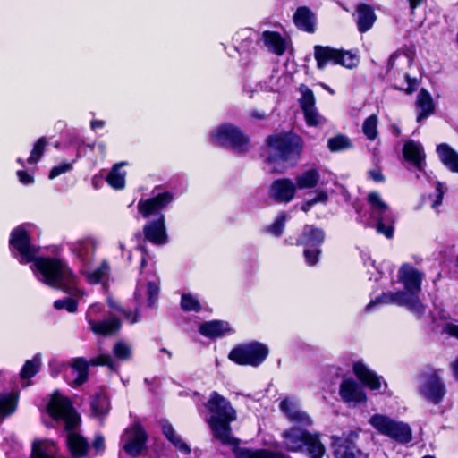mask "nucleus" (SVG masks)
<instances>
[{
  "label": "nucleus",
  "instance_id": "nucleus-6",
  "mask_svg": "<svg viewBox=\"0 0 458 458\" xmlns=\"http://www.w3.org/2000/svg\"><path fill=\"white\" fill-rule=\"evenodd\" d=\"M206 407L210 412L208 423L215 438L222 444L235 445L238 440L232 434L230 423L236 420L237 412L231 403L214 391L206 403Z\"/></svg>",
  "mask_w": 458,
  "mask_h": 458
},
{
  "label": "nucleus",
  "instance_id": "nucleus-62",
  "mask_svg": "<svg viewBox=\"0 0 458 458\" xmlns=\"http://www.w3.org/2000/svg\"><path fill=\"white\" fill-rule=\"evenodd\" d=\"M250 116L252 118V119H255V120H263L267 117V114L265 112H260V111H258V110H252L250 112Z\"/></svg>",
  "mask_w": 458,
  "mask_h": 458
},
{
  "label": "nucleus",
  "instance_id": "nucleus-15",
  "mask_svg": "<svg viewBox=\"0 0 458 458\" xmlns=\"http://www.w3.org/2000/svg\"><path fill=\"white\" fill-rule=\"evenodd\" d=\"M325 240L323 230L310 225L303 227L301 234L297 239V244L305 247L304 257L310 266L318 263L320 255L319 247Z\"/></svg>",
  "mask_w": 458,
  "mask_h": 458
},
{
  "label": "nucleus",
  "instance_id": "nucleus-60",
  "mask_svg": "<svg viewBox=\"0 0 458 458\" xmlns=\"http://www.w3.org/2000/svg\"><path fill=\"white\" fill-rule=\"evenodd\" d=\"M437 199H436V200H434V202H433V204H432V207H433L434 208H437V206H439V205L441 204L442 199H443V194H444V192H443V191L441 190V184H440L439 182L437 183Z\"/></svg>",
  "mask_w": 458,
  "mask_h": 458
},
{
  "label": "nucleus",
  "instance_id": "nucleus-17",
  "mask_svg": "<svg viewBox=\"0 0 458 458\" xmlns=\"http://www.w3.org/2000/svg\"><path fill=\"white\" fill-rule=\"evenodd\" d=\"M235 50L241 55L240 62L242 65L250 64L255 55L256 32L251 29H242L233 38Z\"/></svg>",
  "mask_w": 458,
  "mask_h": 458
},
{
  "label": "nucleus",
  "instance_id": "nucleus-28",
  "mask_svg": "<svg viewBox=\"0 0 458 458\" xmlns=\"http://www.w3.org/2000/svg\"><path fill=\"white\" fill-rule=\"evenodd\" d=\"M72 252L86 265L92 259L95 251V242L92 239L78 240L70 245Z\"/></svg>",
  "mask_w": 458,
  "mask_h": 458
},
{
  "label": "nucleus",
  "instance_id": "nucleus-1",
  "mask_svg": "<svg viewBox=\"0 0 458 458\" xmlns=\"http://www.w3.org/2000/svg\"><path fill=\"white\" fill-rule=\"evenodd\" d=\"M27 225H21L11 232L10 250L21 264L33 263L30 268L36 277L44 284L60 289L72 296H83L75 287V276L67 265L55 258H38L39 247L30 241Z\"/></svg>",
  "mask_w": 458,
  "mask_h": 458
},
{
  "label": "nucleus",
  "instance_id": "nucleus-59",
  "mask_svg": "<svg viewBox=\"0 0 458 458\" xmlns=\"http://www.w3.org/2000/svg\"><path fill=\"white\" fill-rule=\"evenodd\" d=\"M369 177L376 182H384L385 178L380 170H370L369 172Z\"/></svg>",
  "mask_w": 458,
  "mask_h": 458
},
{
  "label": "nucleus",
  "instance_id": "nucleus-50",
  "mask_svg": "<svg viewBox=\"0 0 458 458\" xmlns=\"http://www.w3.org/2000/svg\"><path fill=\"white\" fill-rule=\"evenodd\" d=\"M47 141L45 137L39 138L34 144L30 155L27 160L29 164L38 163L45 152Z\"/></svg>",
  "mask_w": 458,
  "mask_h": 458
},
{
  "label": "nucleus",
  "instance_id": "nucleus-34",
  "mask_svg": "<svg viewBox=\"0 0 458 458\" xmlns=\"http://www.w3.org/2000/svg\"><path fill=\"white\" fill-rule=\"evenodd\" d=\"M416 106L419 110L417 122H421L434 113L435 107L433 99L427 90L421 89L419 92L416 99Z\"/></svg>",
  "mask_w": 458,
  "mask_h": 458
},
{
  "label": "nucleus",
  "instance_id": "nucleus-18",
  "mask_svg": "<svg viewBox=\"0 0 458 458\" xmlns=\"http://www.w3.org/2000/svg\"><path fill=\"white\" fill-rule=\"evenodd\" d=\"M419 393L428 402L433 404L440 403L445 394L446 389L440 377L436 373L426 376L420 383Z\"/></svg>",
  "mask_w": 458,
  "mask_h": 458
},
{
  "label": "nucleus",
  "instance_id": "nucleus-31",
  "mask_svg": "<svg viewBox=\"0 0 458 458\" xmlns=\"http://www.w3.org/2000/svg\"><path fill=\"white\" fill-rule=\"evenodd\" d=\"M231 331L227 322L222 320H212L205 322L199 327V333L209 338H217Z\"/></svg>",
  "mask_w": 458,
  "mask_h": 458
},
{
  "label": "nucleus",
  "instance_id": "nucleus-48",
  "mask_svg": "<svg viewBox=\"0 0 458 458\" xmlns=\"http://www.w3.org/2000/svg\"><path fill=\"white\" fill-rule=\"evenodd\" d=\"M362 131L369 140H374L377 137V116L376 114H371L365 119Z\"/></svg>",
  "mask_w": 458,
  "mask_h": 458
},
{
  "label": "nucleus",
  "instance_id": "nucleus-49",
  "mask_svg": "<svg viewBox=\"0 0 458 458\" xmlns=\"http://www.w3.org/2000/svg\"><path fill=\"white\" fill-rule=\"evenodd\" d=\"M113 352L118 360H128L131 357L132 349L130 344L123 340H120L114 345Z\"/></svg>",
  "mask_w": 458,
  "mask_h": 458
},
{
  "label": "nucleus",
  "instance_id": "nucleus-51",
  "mask_svg": "<svg viewBox=\"0 0 458 458\" xmlns=\"http://www.w3.org/2000/svg\"><path fill=\"white\" fill-rule=\"evenodd\" d=\"M286 220L287 214L285 212L279 213L275 221L267 227V232L276 237L282 235Z\"/></svg>",
  "mask_w": 458,
  "mask_h": 458
},
{
  "label": "nucleus",
  "instance_id": "nucleus-11",
  "mask_svg": "<svg viewBox=\"0 0 458 458\" xmlns=\"http://www.w3.org/2000/svg\"><path fill=\"white\" fill-rule=\"evenodd\" d=\"M314 58L317 62V67L320 70L324 69L328 64H339L352 69L356 67L359 63L358 56L350 51L320 45L314 47Z\"/></svg>",
  "mask_w": 458,
  "mask_h": 458
},
{
  "label": "nucleus",
  "instance_id": "nucleus-13",
  "mask_svg": "<svg viewBox=\"0 0 458 458\" xmlns=\"http://www.w3.org/2000/svg\"><path fill=\"white\" fill-rule=\"evenodd\" d=\"M369 422L378 433L398 442L408 443L411 440V430L407 424L382 414H374Z\"/></svg>",
  "mask_w": 458,
  "mask_h": 458
},
{
  "label": "nucleus",
  "instance_id": "nucleus-26",
  "mask_svg": "<svg viewBox=\"0 0 458 458\" xmlns=\"http://www.w3.org/2000/svg\"><path fill=\"white\" fill-rule=\"evenodd\" d=\"M260 40L268 51L276 55H283L287 47V39L276 31H263Z\"/></svg>",
  "mask_w": 458,
  "mask_h": 458
},
{
  "label": "nucleus",
  "instance_id": "nucleus-30",
  "mask_svg": "<svg viewBox=\"0 0 458 458\" xmlns=\"http://www.w3.org/2000/svg\"><path fill=\"white\" fill-rule=\"evenodd\" d=\"M356 22L360 33L367 32L371 29L375 21L376 14L374 10L369 4H361L357 6Z\"/></svg>",
  "mask_w": 458,
  "mask_h": 458
},
{
  "label": "nucleus",
  "instance_id": "nucleus-63",
  "mask_svg": "<svg viewBox=\"0 0 458 458\" xmlns=\"http://www.w3.org/2000/svg\"><path fill=\"white\" fill-rule=\"evenodd\" d=\"M106 123L103 120H92L90 122V128L91 130H96L99 128H103L105 126Z\"/></svg>",
  "mask_w": 458,
  "mask_h": 458
},
{
  "label": "nucleus",
  "instance_id": "nucleus-53",
  "mask_svg": "<svg viewBox=\"0 0 458 458\" xmlns=\"http://www.w3.org/2000/svg\"><path fill=\"white\" fill-rule=\"evenodd\" d=\"M54 307L56 310H66L69 312H75L78 308V302L73 298H64L57 300L54 302Z\"/></svg>",
  "mask_w": 458,
  "mask_h": 458
},
{
  "label": "nucleus",
  "instance_id": "nucleus-20",
  "mask_svg": "<svg viewBox=\"0 0 458 458\" xmlns=\"http://www.w3.org/2000/svg\"><path fill=\"white\" fill-rule=\"evenodd\" d=\"M123 450L130 455H138L145 447L147 434L142 427L135 423L131 428L126 429L122 437Z\"/></svg>",
  "mask_w": 458,
  "mask_h": 458
},
{
  "label": "nucleus",
  "instance_id": "nucleus-25",
  "mask_svg": "<svg viewBox=\"0 0 458 458\" xmlns=\"http://www.w3.org/2000/svg\"><path fill=\"white\" fill-rule=\"evenodd\" d=\"M310 435L311 433L296 427H293L283 433L285 446L292 452L302 449L305 444H307L308 438Z\"/></svg>",
  "mask_w": 458,
  "mask_h": 458
},
{
  "label": "nucleus",
  "instance_id": "nucleus-2",
  "mask_svg": "<svg viewBox=\"0 0 458 458\" xmlns=\"http://www.w3.org/2000/svg\"><path fill=\"white\" fill-rule=\"evenodd\" d=\"M398 277L405 291L382 293L366 306V311H371L378 304H395L405 306L419 316L424 313L425 307L419 299L424 274L411 265L403 264L398 271Z\"/></svg>",
  "mask_w": 458,
  "mask_h": 458
},
{
  "label": "nucleus",
  "instance_id": "nucleus-45",
  "mask_svg": "<svg viewBox=\"0 0 458 458\" xmlns=\"http://www.w3.org/2000/svg\"><path fill=\"white\" fill-rule=\"evenodd\" d=\"M109 271V265L106 261H103L99 267L92 271H85L82 273L86 277V280L89 284H98L101 279L107 275Z\"/></svg>",
  "mask_w": 458,
  "mask_h": 458
},
{
  "label": "nucleus",
  "instance_id": "nucleus-46",
  "mask_svg": "<svg viewBox=\"0 0 458 458\" xmlns=\"http://www.w3.org/2000/svg\"><path fill=\"white\" fill-rule=\"evenodd\" d=\"M299 91L301 93L299 104L302 111L316 106L315 96L308 86L301 84L299 88Z\"/></svg>",
  "mask_w": 458,
  "mask_h": 458
},
{
  "label": "nucleus",
  "instance_id": "nucleus-16",
  "mask_svg": "<svg viewBox=\"0 0 458 458\" xmlns=\"http://www.w3.org/2000/svg\"><path fill=\"white\" fill-rule=\"evenodd\" d=\"M104 311V305L101 303L91 304L87 312L86 319L90 326L91 331L95 335H112L116 334L121 328V320L113 313H109L106 319L97 320L98 315Z\"/></svg>",
  "mask_w": 458,
  "mask_h": 458
},
{
  "label": "nucleus",
  "instance_id": "nucleus-8",
  "mask_svg": "<svg viewBox=\"0 0 458 458\" xmlns=\"http://www.w3.org/2000/svg\"><path fill=\"white\" fill-rule=\"evenodd\" d=\"M412 64L413 57L405 52L396 51L389 57L386 73L394 89L404 90L408 94L416 89L417 81L409 74Z\"/></svg>",
  "mask_w": 458,
  "mask_h": 458
},
{
  "label": "nucleus",
  "instance_id": "nucleus-47",
  "mask_svg": "<svg viewBox=\"0 0 458 458\" xmlns=\"http://www.w3.org/2000/svg\"><path fill=\"white\" fill-rule=\"evenodd\" d=\"M181 308L184 311L199 312L201 310V304L195 295L191 293H182L181 298Z\"/></svg>",
  "mask_w": 458,
  "mask_h": 458
},
{
  "label": "nucleus",
  "instance_id": "nucleus-7",
  "mask_svg": "<svg viewBox=\"0 0 458 458\" xmlns=\"http://www.w3.org/2000/svg\"><path fill=\"white\" fill-rule=\"evenodd\" d=\"M137 250L141 251L142 257L134 297L139 303L146 298L148 306L152 307L158 299L160 280L157 275L155 264L145 248L138 246Z\"/></svg>",
  "mask_w": 458,
  "mask_h": 458
},
{
  "label": "nucleus",
  "instance_id": "nucleus-52",
  "mask_svg": "<svg viewBox=\"0 0 458 458\" xmlns=\"http://www.w3.org/2000/svg\"><path fill=\"white\" fill-rule=\"evenodd\" d=\"M108 305L114 310H117L121 314H123L125 318V319L131 323L134 324L139 320V312L136 310L135 312L128 311L122 307L118 306L113 300L108 299L107 301Z\"/></svg>",
  "mask_w": 458,
  "mask_h": 458
},
{
  "label": "nucleus",
  "instance_id": "nucleus-41",
  "mask_svg": "<svg viewBox=\"0 0 458 458\" xmlns=\"http://www.w3.org/2000/svg\"><path fill=\"white\" fill-rule=\"evenodd\" d=\"M304 447L307 448L308 454L311 458H322L324 455L325 447L320 442L318 434H311Z\"/></svg>",
  "mask_w": 458,
  "mask_h": 458
},
{
  "label": "nucleus",
  "instance_id": "nucleus-39",
  "mask_svg": "<svg viewBox=\"0 0 458 458\" xmlns=\"http://www.w3.org/2000/svg\"><path fill=\"white\" fill-rule=\"evenodd\" d=\"M327 148L331 152H340L353 148L352 141L344 134H337L327 140Z\"/></svg>",
  "mask_w": 458,
  "mask_h": 458
},
{
  "label": "nucleus",
  "instance_id": "nucleus-29",
  "mask_svg": "<svg viewBox=\"0 0 458 458\" xmlns=\"http://www.w3.org/2000/svg\"><path fill=\"white\" fill-rule=\"evenodd\" d=\"M356 377L371 390H379L382 378L369 370L362 362H355L352 367Z\"/></svg>",
  "mask_w": 458,
  "mask_h": 458
},
{
  "label": "nucleus",
  "instance_id": "nucleus-56",
  "mask_svg": "<svg viewBox=\"0 0 458 458\" xmlns=\"http://www.w3.org/2000/svg\"><path fill=\"white\" fill-rule=\"evenodd\" d=\"M92 446L97 453H102L105 450V438L102 435H96Z\"/></svg>",
  "mask_w": 458,
  "mask_h": 458
},
{
  "label": "nucleus",
  "instance_id": "nucleus-14",
  "mask_svg": "<svg viewBox=\"0 0 458 458\" xmlns=\"http://www.w3.org/2000/svg\"><path fill=\"white\" fill-rule=\"evenodd\" d=\"M368 201L371 207V216L377 221V232L390 239L394 235V217L377 192H370Z\"/></svg>",
  "mask_w": 458,
  "mask_h": 458
},
{
  "label": "nucleus",
  "instance_id": "nucleus-57",
  "mask_svg": "<svg viewBox=\"0 0 458 458\" xmlns=\"http://www.w3.org/2000/svg\"><path fill=\"white\" fill-rule=\"evenodd\" d=\"M51 369V375L56 377L61 371L66 370L67 365L57 363L55 360H53L49 363Z\"/></svg>",
  "mask_w": 458,
  "mask_h": 458
},
{
  "label": "nucleus",
  "instance_id": "nucleus-9",
  "mask_svg": "<svg viewBox=\"0 0 458 458\" xmlns=\"http://www.w3.org/2000/svg\"><path fill=\"white\" fill-rule=\"evenodd\" d=\"M89 366H106L112 370L117 369V364L108 353H102L87 361L84 358H75L71 365H67L65 378L68 384L80 386L87 381Z\"/></svg>",
  "mask_w": 458,
  "mask_h": 458
},
{
  "label": "nucleus",
  "instance_id": "nucleus-36",
  "mask_svg": "<svg viewBox=\"0 0 458 458\" xmlns=\"http://www.w3.org/2000/svg\"><path fill=\"white\" fill-rule=\"evenodd\" d=\"M54 442L38 441L33 444L30 458H56Z\"/></svg>",
  "mask_w": 458,
  "mask_h": 458
},
{
  "label": "nucleus",
  "instance_id": "nucleus-35",
  "mask_svg": "<svg viewBox=\"0 0 458 458\" xmlns=\"http://www.w3.org/2000/svg\"><path fill=\"white\" fill-rule=\"evenodd\" d=\"M319 179L320 174L317 168L308 169L296 177V190L314 188L318 185Z\"/></svg>",
  "mask_w": 458,
  "mask_h": 458
},
{
  "label": "nucleus",
  "instance_id": "nucleus-38",
  "mask_svg": "<svg viewBox=\"0 0 458 458\" xmlns=\"http://www.w3.org/2000/svg\"><path fill=\"white\" fill-rule=\"evenodd\" d=\"M124 165L123 162L115 164L106 177V182L114 190H122L125 186L126 173L122 170V166Z\"/></svg>",
  "mask_w": 458,
  "mask_h": 458
},
{
  "label": "nucleus",
  "instance_id": "nucleus-27",
  "mask_svg": "<svg viewBox=\"0 0 458 458\" xmlns=\"http://www.w3.org/2000/svg\"><path fill=\"white\" fill-rule=\"evenodd\" d=\"M293 22L299 30L313 33L316 30L317 18L310 8L301 6L293 14Z\"/></svg>",
  "mask_w": 458,
  "mask_h": 458
},
{
  "label": "nucleus",
  "instance_id": "nucleus-33",
  "mask_svg": "<svg viewBox=\"0 0 458 458\" xmlns=\"http://www.w3.org/2000/svg\"><path fill=\"white\" fill-rule=\"evenodd\" d=\"M440 161L451 171L458 174V153L448 144L442 143L437 147Z\"/></svg>",
  "mask_w": 458,
  "mask_h": 458
},
{
  "label": "nucleus",
  "instance_id": "nucleus-55",
  "mask_svg": "<svg viewBox=\"0 0 458 458\" xmlns=\"http://www.w3.org/2000/svg\"><path fill=\"white\" fill-rule=\"evenodd\" d=\"M17 176L19 178V181L24 184L29 185L34 182V178L31 174H30L28 172L23 170L17 171Z\"/></svg>",
  "mask_w": 458,
  "mask_h": 458
},
{
  "label": "nucleus",
  "instance_id": "nucleus-10",
  "mask_svg": "<svg viewBox=\"0 0 458 458\" xmlns=\"http://www.w3.org/2000/svg\"><path fill=\"white\" fill-rule=\"evenodd\" d=\"M209 140L215 145L230 148L239 153H244L250 148L249 138L232 123H224L213 129Z\"/></svg>",
  "mask_w": 458,
  "mask_h": 458
},
{
  "label": "nucleus",
  "instance_id": "nucleus-58",
  "mask_svg": "<svg viewBox=\"0 0 458 458\" xmlns=\"http://www.w3.org/2000/svg\"><path fill=\"white\" fill-rule=\"evenodd\" d=\"M445 332L458 338V325L447 323L444 327Z\"/></svg>",
  "mask_w": 458,
  "mask_h": 458
},
{
  "label": "nucleus",
  "instance_id": "nucleus-12",
  "mask_svg": "<svg viewBox=\"0 0 458 458\" xmlns=\"http://www.w3.org/2000/svg\"><path fill=\"white\" fill-rule=\"evenodd\" d=\"M268 352L269 349L266 344L251 342L234 347L228 358L239 365L258 367L266 360Z\"/></svg>",
  "mask_w": 458,
  "mask_h": 458
},
{
  "label": "nucleus",
  "instance_id": "nucleus-40",
  "mask_svg": "<svg viewBox=\"0 0 458 458\" xmlns=\"http://www.w3.org/2000/svg\"><path fill=\"white\" fill-rule=\"evenodd\" d=\"M40 366L41 354L38 353L31 360L25 362L20 373L21 377L22 379H30L38 372Z\"/></svg>",
  "mask_w": 458,
  "mask_h": 458
},
{
  "label": "nucleus",
  "instance_id": "nucleus-21",
  "mask_svg": "<svg viewBox=\"0 0 458 458\" xmlns=\"http://www.w3.org/2000/svg\"><path fill=\"white\" fill-rule=\"evenodd\" d=\"M280 411L293 423L310 426L313 421L310 416L301 409L296 398L286 397L279 404Z\"/></svg>",
  "mask_w": 458,
  "mask_h": 458
},
{
  "label": "nucleus",
  "instance_id": "nucleus-3",
  "mask_svg": "<svg viewBox=\"0 0 458 458\" xmlns=\"http://www.w3.org/2000/svg\"><path fill=\"white\" fill-rule=\"evenodd\" d=\"M47 412L55 422L64 424L68 432L67 445L73 457L85 456L89 444L82 436L73 431L80 424V417L70 400L58 392L54 393L47 404Z\"/></svg>",
  "mask_w": 458,
  "mask_h": 458
},
{
  "label": "nucleus",
  "instance_id": "nucleus-64",
  "mask_svg": "<svg viewBox=\"0 0 458 458\" xmlns=\"http://www.w3.org/2000/svg\"><path fill=\"white\" fill-rule=\"evenodd\" d=\"M315 204H316V200H313V199H310L303 203L301 209L304 212H308L311 208V207L314 206Z\"/></svg>",
  "mask_w": 458,
  "mask_h": 458
},
{
  "label": "nucleus",
  "instance_id": "nucleus-44",
  "mask_svg": "<svg viewBox=\"0 0 458 458\" xmlns=\"http://www.w3.org/2000/svg\"><path fill=\"white\" fill-rule=\"evenodd\" d=\"M306 123L311 127H321L325 125L327 120L319 114L316 106L302 111Z\"/></svg>",
  "mask_w": 458,
  "mask_h": 458
},
{
  "label": "nucleus",
  "instance_id": "nucleus-24",
  "mask_svg": "<svg viewBox=\"0 0 458 458\" xmlns=\"http://www.w3.org/2000/svg\"><path fill=\"white\" fill-rule=\"evenodd\" d=\"M403 154L406 161L414 165L420 172L424 171L426 165L425 153L420 142L410 140L405 142Z\"/></svg>",
  "mask_w": 458,
  "mask_h": 458
},
{
  "label": "nucleus",
  "instance_id": "nucleus-43",
  "mask_svg": "<svg viewBox=\"0 0 458 458\" xmlns=\"http://www.w3.org/2000/svg\"><path fill=\"white\" fill-rule=\"evenodd\" d=\"M17 406V395L14 394H6L0 395V414L8 416L12 414Z\"/></svg>",
  "mask_w": 458,
  "mask_h": 458
},
{
  "label": "nucleus",
  "instance_id": "nucleus-19",
  "mask_svg": "<svg viewBox=\"0 0 458 458\" xmlns=\"http://www.w3.org/2000/svg\"><path fill=\"white\" fill-rule=\"evenodd\" d=\"M358 433L349 431L342 437L333 438V447L335 458H367L355 445Z\"/></svg>",
  "mask_w": 458,
  "mask_h": 458
},
{
  "label": "nucleus",
  "instance_id": "nucleus-42",
  "mask_svg": "<svg viewBox=\"0 0 458 458\" xmlns=\"http://www.w3.org/2000/svg\"><path fill=\"white\" fill-rule=\"evenodd\" d=\"M92 412L96 416L106 415L109 411V402L104 394H98L94 396L90 403Z\"/></svg>",
  "mask_w": 458,
  "mask_h": 458
},
{
  "label": "nucleus",
  "instance_id": "nucleus-32",
  "mask_svg": "<svg viewBox=\"0 0 458 458\" xmlns=\"http://www.w3.org/2000/svg\"><path fill=\"white\" fill-rule=\"evenodd\" d=\"M162 432L165 437L183 454L191 453L190 446L183 441L180 435L176 433L171 423L167 420L160 421Z\"/></svg>",
  "mask_w": 458,
  "mask_h": 458
},
{
  "label": "nucleus",
  "instance_id": "nucleus-54",
  "mask_svg": "<svg viewBox=\"0 0 458 458\" xmlns=\"http://www.w3.org/2000/svg\"><path fill=\"white\" fill-rule=\"evenodd\" d=\"M72 169V163L64 162L57 165H55L48 175L50 180L61 175L62 174L67 173Z\"/></svg>",
  "mask_w": 458,
  "mask_h": 458
},
{
  "label": "nucleus",
  "instance_id": "nucleus-37",
  "mask_svg": "<svg viewBox=\"0 0 458 458\" xmlns=\"http://www.w3.org/2000/svg\"><path fill=\"white\" fill-rule=\"evenodd\" d=\"M235 458H283L279 453L270 452L264 449L252 450L248 448H235L233 450Z\"/></svg>",
  "mask_w": 458,
  "mask_h": 458
},
{
  "label": "nucleus",
  "instance_id": "nucleus-23",
  "mask_svg": "<svg viewBox=\"0 0 458 458\" xmlns=\"http://www.w3.org/2000/svg\"><path fill=\"white\" fill-rule=\"evenodd\" d=\"M339 394L345 403L353 405L365 403L367 400L362 386L353 378H344L341 382Z\"/></svg>",
  "mask_w": 458,
  "mask_h": 458
},
{
  "label": "nucleus",
  "instance_id": "nucleus-22",
  "mask_svg": "<svg viewBox=\"0 0 458 458\" xmlns=\"http://www.w3.org/2000/svg\"><path fill=\"white\" fill-rule=\"evenodd\" d=\"M296 193L295 183L288 178L275 180L269 187V198L278 203H289Z\"/></svg>",
  "mask_w": 458,
  "mask_h": 458
},
{
  "label": "nucleus",
  "instance_id": "nucleus-61",
  "mask_svg": "<svg viewBox=\"0 0 458 458\" xmlns=\"http://www.w3.org/2000/svg\"><path fill=\"white\" fill-rule=\"evenodd\" d=\"M328 199V196L327 192L323 191H319L316 192V197L313 198V200H316V204L318 202L325 203Z\"/></svg>",
  "mask_w": 458,
  "mask_h": 458
},
{
  "label": "nucleus",
  "instance_id": "nucleus-5",
  "mask_svg": "<svg viewBox=\"0 0 458 458\" xmlns=\"http://www.w3.org/2000/svg\"><path fill=\"white\" fill-rule=\"evenodd\" d=\"M173 200L174 194L172 192L163 191L138 202V211L144 218L155 216L154 219L148 221L143 226L145 239L155 245H164L168 242L165 215L161 213V210L171 204Z\"/></svg>",
  "mask_w": 458,
  "mask_h": 458
},
{
  "label": "nucleus",
  "instance_id": "nucleus-4",
  "mask_svg": "<svg viewBox=\"0 0 458 458\" xmlns=\"http://www.w3.org/2000/svg\"><path fill=\"white\" fill-rule=\"evenodd\" d=\"M268 148L266 161L270 173H283L287 166L293 165L303 149L302 139L293 131H275L267 138Z\"/></svg>",
  "mask_w": 458,
  "mask_h": 458
}]
</instances>
